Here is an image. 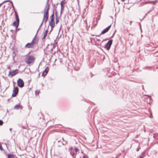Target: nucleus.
<instances>
[{
  "label": "nucleus",
  "mask_w": 158,
  "mask_h": 158,
  "mask_svg": "<svg viewBox=\"0 0 158 158\" xmlns=\"http://www.w3.org/2000/svg\"><path fill=\"white\" fill-rule=\"evenodd\" d=\"M70 154L72 156L73 158H76L77 154L79 151V149L77 148H75V149L71 148L69 150Z\"/></svg>",
  "instance_id": "nucleus-1"
},
{
  "label": "nucleus",
  "mask_w": 158,
  "mask_h": 158,
  "mask_svg": "<svg viewBox=\"0 0 158 158\" xmlns=\"http://www.w3.org/2000/svg\"><path fill=\"white\" fill-rule=\"evenodd\" d=\"M36 35L35 36L33 39L32 40L31 42L30 43L27 44L25 46V47L27 48H33L34 47V45L35 43V37Z\"/></svg>",
  "instance_id": "nucleus-2"
},
{
  "label": "nucleus",
  "mask_w": 158,
  "mask_h": 158,
  "mask_svg": "<svg viewBox=\"0 0 158 158\" xmlns=\"http://www.w3.org/2000/svg\"><path fill=\"white\" fill-rule=\"evenodd\" d=\"M35 60V58L32 56H29L26 57L25 59V62L28 64L32 63Z\"/></svg>",
  "instance_id": "nucleus-3"
},
{
  "label": "nucleus",
  "mask_w": 158,
  "mask_h": 158,
  "mask_svg": "<svg viewBox=\"0 0 158 158\" xmlns=\"http://www.w3.org/2000/svg\"><path fill=\"white\" fill-rule=\"evenodd\" d=\"M112 40H109L108 42L105 45V48H106L107 50H109L111 47L112 44Z\"/></svg>",
  "instance_id": "nucleus-4"
},
{
  "label": "nucleus",
  "mask_w": 158,
  "mask_h": 158,
  "mask_svg": "<svg viewBox=\"0 0 158 158\" xmlns=\"http://www.w3.org/2000/svg\"><path fill=\"white\" fill-rule=\"evenodd\" d=\"M17 82L18 85L19 87L21 88L23 87L24 85V83L22 79L21 78H19L17 81Z\"/></svg>",
  "instance_id": "nucleus-5"
},
{
  "label": "nucleus",
  "mask_w": 158,
  "mask_h": 158,
  "mask_svg": "<svg viewBox=\"0 0 158 158\" xmlns=\"http://www.w3.org/2000/svg\"><path fill=\"white\" fill-rule=\"evenodd\" d=\"M15 17L16 18V21L17 23V26H16V28H17L19 26V16L17 12L16 11H15Z\"/></svg>",
  "instance_id": "nucleus-6"
},
{
  "label": "nucleus",
  "mask_w": 158,
  "mask_h": 158,
  "mask_svg": "<svg viewBox=\"0 0 158 158\" xmlns=\"http://www.w3.org/2000/svg\"><path fill=\"white\" fill-rule=\"evenodd\" d=\"M17 71H18L17 69H15V70H13L12 71H10L9 72V75H11V77H12L18 73V72H16Z\"/></svg>",
  "instance_id": "nucleus-7"
},
{
  "label": "nucleus",
  "mask_w": 158,
  "mask_h": 158,
  "mask_svg": "<svg viewBox=\"0 0 158 158\" xmlns=\"http://www.w3.org/2000/svg\"><path fill=\"white\" fill-rule=\"evenodd\" d=\"M19 90L17 87L15 88L14 87V89L13 90V93L12 94V97H15L16 96L17 94H18Z\"/></svg>",
  "instance_id": "nucleus-8"
},
{
  "label": "nucleus",
  "mask_w": 158,
  "mask_h": 158,
  "mask_svg": "<svg viewBox=\"0 0 158 158\" xmlns=\"http://www.w3.org/2000/svg\"><path fill=\"white\" fill-rule=\"evenodd\" d=\"M111 26V25H110V26H108L107 27H106L105 29H104L102 31L100 35H101L102 34H104L105 33H106L108 31V30H109V29H110V27Z\"/></svg>",
  "instance_id": "nucleus-9"
},
{
  "label": "nucleus",
  "mask_w": 158,
  "mask_h": 158,
  "mask_svg": "<svg viewBox=\"0 0 158 158\" xmlns=\"http://www.w3.org/2000/svg\"><path fill=\"white\" fill-rule=\"evenodd\" d=\"M49 25L52 28L54 27L55 26V21L54 19H51L49 22Z\"/></svg>",
  "instance_id": "nucleus-10"
},
{
  "label": "nucleus",
  "mask_w": 158,
  "mask_h": 158,
  "mask_svg": "<svg viewBox=\"0 0 158 158\" xmlns=\"http://www.w3.org/2000/svg\"><path fill=\"white\" fill-rule=\"evenodd\" d=\"M49 70V69L48 68H46L44 71L42 73V76L45 77L47 74Z\"/></svg>",
  "instance_id": "nucleus-11"
},
{
  "label": "nucleus",
  "mask_w": 158,
  "mask_h": 158,
  "mask_svg": "<svg viewBox=\"0 0 158 158\" xmlns=\"http://www.w3.org/2000/svg\"><path fill=\"white\" fill-rule=\"evenodd\" d=\"M22 106L19 104L17 105L14 107V109L16 110H19L20 108L22 109Z\"/></svg>",
  "instance_id": "nucleus-12"
},
{
  "label": "nucleus",
  "mask_w": 158,
  "mask_h": 158,
  "mask_svg": "<svg viewBox=\"0 0 158 158\" xmlns=\"http://www.w3.org/2000/svg\"><path fill=\"white\" fill-rule=\"evenodd\" d=\"M80 158H89V157L86 154L83 153L82 155L81 156Z\"/></svg>",
  "instance_id": "nucleus-13"
},
{
  "label": "nucleus",
  "mask_w": 158,
  "mask_h": 158,
  "mask_svg": "<svg viewBox=\"0 0 158 158\" xmlns=\"http://www.w3.org/2000/svg\"><path fill=\"white\" fill-rule=\"evenodd\" d=\"M49 5H48V7L47 8V10H46V12H45L44 13V15H48V12H49Z\"/></svg>",
  "instance_id": "nucleus-14"
},
{
  "label": "nucleus",
  "mask_w": 158,
  "mask_h": 158,
  "mask_svg": "<svg viewBox=\"0 0 158 158\" xmlns=\"http://www.w3.org/2000/svg\"><path fill=\"white\" fill-rule=\"evenodd\" d=\"M7 158H14V155L13 154H8Z\"/></svg>",
  "instance_id": "nucleus-15"
},
{
  "label": "nucleus",
  "mask_w": 158,
  "mask_h": 158,
  "mask_svg": "<svg viewBox=\"0 0 158 158\" xmlns=\"http://www.w3.org/2000/svg\"><path fill=\"white\" fill-rule=\"evenodd\" d=\"M47 33H48V30H47L45 31V32L44 33V36L42 38L43 39H44L45 38V37H46V36L47 35Z\"/></svg>",
  "instance_id": "nucleus-16"
},
{
  "label": "nucleus",
  "mask_w": 158,
  "mask_h": 158,
  "mask_svg": "<svg viewBox=\"0 0 158 158\" xmlns=\"http://www.w3.org/2000/svg\"><path fill=\"white\" fill-rule=\"evenodd\" d=\"M48 15H44V19H46L47 20H48Z\"/></svg>",
  "instance_id": "nucleus-17"
},
{
  "label": "nucleus",
  "mask_w": 158,
  "mask_h": 158,
  "mask_svg": "<svg viewBox=\"0 0 158 158\" xmlns=\"http://www.w3.org/2000/svg\"><path fill=\"white\" fill-rule=\"evenodd\" d=\"M62 2H61V3H60V5H61V12H60V14H61V13H62V10H63V8H64V6H63V4H62Z\"/></svg>",
  "instance_id": "nucleus-18"
},
{
  "label": "nucleus",
  "mask_w": 158,
  "mask_h": 158,
  "mask_svg": "<svg viewBox=\"0 0 158 158\" xmlns=\"http://www.w3.org/2000/svg\"><path fill=\"white\" fill-rule=\"evenodd\" d=\"M145 152H143L141 153V155H140L139 156H138V158H143L144 157V156H143Z\"/></svg>",
  "instance_id": "nucleus-19"
},
{
  "label": "nucleus",
  "mask_w": 158,
  "mask_h": 158,
  "mask_svg": "<svg viewBox=\"0 0 158 158\" xmlns=\"http://www.w3.org/2000/svg\"><path fill=\"white\" fill-rule=\"evenodd\" d=\"M56 23L57 24V23L59 22V19L58 18H57V15H56Z\"/></svg>",
  "instance_id": "nucleus-20"
},
{
  "label": "nucleus",
  "mask_w": 158,
  "mask_h": 158,
  "mask_svg": "<svg viewBox=\"0 0 158 158\" xmlns=\"http://www.w3.org/2000/svg\"><path fill=\"white\" fill-rule=\"evenodd\" d=\"M12 25L15 27H16V26H17V23L16 21H15L12 24Z\"/></svg>",
  "instance_id": "nucleus-21"
},
{
  "label": "nucleus",
  "mask_w": 158,
  "mask_h": 158,
  "mask_svg": "<svg viewBox=\"0 0 158 158\" xmlns=\"http://www.w3.org/2000/svg\"><path fill=\"white\" fill-rule=\"evenodd\" d=\"M6 1H7V2H10L11 3L13 9H15V8H14V6L13 5V3L10 0H6Z\"/></svg>",
  "instance_id": "nucleus-22"
},
{
  "label": "nucleus",
  "mask_w": 158,
  "mask_h": 158,
  "mask_svg": "<svg viewBox=\"0 0 158 158\" xmlns=\"http://www.w3.org/2000/svg\"><path fill=\"white\" fill-rule=\"evenodd\" d=\"M51 19H54V12H53L52 14L50 16Z\"/></svg>",
  "instance_id": "nucleus-23"
},
{
  "label": "nucleus",
  "mask_w": 158,
  "mask_h": 158,
  "mask_svg": "<svg viewBox=\"0 0 158 158\" xmlns=\"http://www.w3.org/2000/svg\"><path fill=\"white\" fill-rule=\"evenodd\" d=\"M48 20H47L46 19H43V22L44 21V23H46L47 22Z\"/></svg>",
  "instance_id": "nucleus-24"
},
{
  "label": "nucleus",
  "mask_w": 158,
  "mask_h": 158,
  "mask_svg": "<svg viewBox=\"0 0 158 158\" xmlns=\"http://www.w3.org/2000/svg\"><path fill=\"white\" fill-rule=\"evenodd\" d=\"M3 124V122L2 120H0V126L2 125Z\"/></svg>",
  "instance_id": "nucleus-25"
},
{
  "label": "nucleus",
  "mask_w": 158,
  "mask_h": 158,
  "mask_svg": "<svg viewBox=\"0 0 158 158\" xmlns=\"http://www.w3.org/2000/svg\"><path fill=\"white\" fill-rule=\"evenodd\" d=\"M67 142L65 141H64L63 143H62V144L63 145H65V144H67Z\"/></svg>",
  "instance_id": "nucleus-26"
},
{
  "label": "nucleus",
  "mask_w": 158,
  "mask_h": 158,
  "mask_svg": "<svg viewBox=\"0 0 158 158\" xmlns=\"http://www.w3.org/2000/svg\"><path fill=\"white\" fill-rule=\"evenodd\" d=\"M41 25H40V26L39 27L37 31V32H36V35H35L36 36L37 33H38V31L40 30V29L41 27Z\"/></svg>",
  "instance_id": "nucleus-27"
},
{
  "label": "nucleus",
  "mask_w": 158,
  "mask_h": 158,
  "mask_svg": "<svg viewBox=\"0 0 158 158\" xmlns=\"http://www.w3.org/2000/svg\"><path fill=\"white\" fill-rule=\"evenodd\" d=\"M41 25H40V26L39 27L37 31V32H36V35H35L36 36L37 33H38V31L40 30V29L41 27Z\"/></svg>",
  "instance_id": "nucleus-28"
},
{
  "label": "nucleus",
  "mask_w": 158,
  "mask_h": 158,
  "mask_svg": "<svg viewBox=\"0 0 158 158\" xmlns=\"http://www.w3.org/2000/svg\"><path fill=\"white\" fill-rule=\"evenodd\" d=\"M0 149L1 150H3V148L2 147L1 145L0 144Z\"/></svg>",
  "instance_id": "nucleus-29"
},
{
  "label": "nucleus",
  "mask_w": 158,
  "mask_h": 158,
  "mask_svg": "<svg viewBox=\"0 0 158 158\" xmlns=\"http://www.w3.org/2000/svg\"><path fill=\"white\" fill-rule=\"evenodd\" d=\"M7 2V1H5L4 2H2V3H1V4H0V6H1V5H2L3 3L5 2Z\"/></svg>",
  "instance_id": "nucleus-30"
},
{
  "label": "nucleus",
  "mask_w": 158,
  "mask_h": 158,
  "mask_svg": "<svg viewBox=\"0 0 158 158\" xmlns=\"http://www.w3.org/2000/svg\"><path fill=\"white\" fill-rule=\"evenodd\" d=\"M7 2V1H5L4 2H2V3H1V4H0V6H1V5H2L3 3L5 2Z\"/></svg>",
  "instance_id": "nucleus-31"
},
{
  "label": "nucleus",
  "mask_w": 158,
  "mask_h": 158,
  "mask_svg": "<svg viewBox=\"0 0 158 158\" xmlns=\"http://www.w3.org/2000/svg\"><path fill=\"white\" fill-rule=\"evenodd\" d=\"M43 21H42L40 24L41 26H42V24H43Z\"/></svg>",
  "instance_id": "nucleus-32"
},
{
  "label": "nucleus",
  "mask_w": 158,
  "mask_h": 158,
  "mask_svg": "<svg viewBox=\"0 0 158 158\" xmlns=\"http://www.w3.org/2000/svg\"><path fill=\"white\" fill-rule=\"evenodd\" d=\"M11 130H12V129L11 128H10V131L11 133Z\"/></svg>",
  "instance_id": "nucleus-33"
},
{
  "label": "nucleus",
  "mask_w": 158,
  "mask_h": 158,
  "mask_svg": "<svg viewBox=\"0 0 158 158\" xmlns=\"http://www.w3.org/2000/svg\"><path fill=\"white\" fill-rule=\"evenodd\" d=\"M48 1H49V0H47V4H48Z\"/></svg>",
  "instance_id": "nucleus-34"
},
{
  "label": "nucleus",
  "mask_w": 158,
  "mask_h": 158,
  "mask_svg": "<svg viewBox=\"0 0 158 158\" xmlns=\"http://www.w3.org/2000/svg\"><path fill=\"white\" fill-rule=\"evenodd\" d=\"M132 22L131 21H130V25H131V23H132Z\"/></svg>",
  "instance_id": "nucleus-35"
},
{
  "label": "nucleus",
  "mask_w": 158,
  "mask_h": 158,
  "mask_svg": "<svg viewBox=\"0 0 158 158\" xmlns=\"http://www.w3.org/2000/svg\"><path fill=\"white\" fill-rule=\"evenodd\" d=\"M97 40L98 41H100V40L99 39H97Z\"/></svg>",
  "instance_id": "nucleus-36"
},
{
  "label": "nucleus",
  "mask_w": 158,
  "mask_h": 158,
  "mask_svg": "<svg viewBox=\"0 0 158 158\" xmlns=\"http://www.w3.org/2000/svg\"><path fill=\"white\" fill-rule=\"evenodd\" d=\"M132 35L131 34H130H130H129V35Z\"/></svg>",
  "instance_id": "nucleus-37"
},
{
  "label": "nucleus",
  "mask_w": 158,
  "mask_h": 158,
  "mask_svg": "<svg viewBox=\"0 0 158 158\" xmlns=\"http://www.w3.org/2000/svg\"><path fill=\"white\" fill-rule=\"evenodd\" d=\"M47 7V6H46L45 7V10L46 9V8Z\"/></svg>",
  "instance_id": "nucleus-38"
},
{
  "label": "nucleus",
  "mask_w": 158,
  "mask_h": 158,
  "mask_svg": "<svg viewBox=\"0 0 158 158\" xmlns=\"http://www.w3.org/2000/svg\"><path fill=\"white\" fill-rule=\"evenodd\" d=\"M99 35H96V36H99Z\"/></svg>",
  "instance_id": "nucleus-39"
},
{
  "label": "nucleus",
  "mask_w": 158,
  "mask_h": 158,
  "mask_svg": "<svg viewBox=\"0 0 158 158\" xmlns=\"http://www.w3.org/2000/svg\"><path fill=\"white\" fill-rule=\"evenodd\" d=\"M62 139H63V140H64V139H63V138H62Z\"/></svg>",
  "instance_id": "nucleus-40"
},
{
  "label": "nucleus",
  "mask_w": 158,
  "mask_h": 158,
  "mask_svg": "<svg viewBox=\"0 0 158 158\" xmlns=\"http://www.w3.org/2000/svg\"><path fill=\"white\" fill-rule=\"evenodd\" d=\"M52 31V29L51 30V31Z\"/></svg>",
  "instance_id": "nucleus-41"
},
{
  "label": "nucleus",
  "mask_w": 158,
  "mask_h": 158,
  "mask_svg": "<svg viewBox=\"0 0 158 158\" xmlns=\"http://www.w3.org/2000/svg\"><path fill=\"white\" fill-rule=\"evenodd\" d=\"M52 31V29L51 30V31Z\"/></svg>",
  "instance_id": "nucleus-42"
},
{
  "label": "nucleus",
  "mask_w": 158,
  "mask_h": 158,
  "mask_svg": "<svg viewBox=\"0 0 158 158\" xmlns=\"http://www.w3.org/2000/svg\"><path fill=\"white\" fill-rule=\"evenodd\" d=\"M81 153H82V154H83V153H82V152H81Z\"/></svg>",
  "instance_id": "nucleus-43"
}]
</instances>
